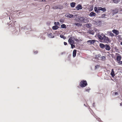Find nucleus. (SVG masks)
<instances>
[{
  "instance_id": "1",
  "label": "nucleus",
  "mask_w": 122,
  "mask_h": 122,
  "mask_svg": "<svg viewBox=\"0 0 122 122\" xmlns=\"http://www.w3.org/2000/svg\"><path fill=\"white\" fill-rule=\"evenodd\" d=\"M78 20L84 23H87L88 21L87 18L86 16L79 17L78 18Z\"/></svg>"
},
{
  "instance_id": "2",
  "label": "nucleus",
  "mask_w": 122,
  "mask_h": 122,
  "mask_svg": "<svg viewBox=\"0 0 122 122\" xmlns=\"http://www.w3.org/2000/svg\"><path fill=\"white\" fill-rule=\"evenodd\" d=\"M80 85L82 87H84L87 85V82L86 80H83L80 82Z\"/></svg>"
},
{
  "instance_id": "3",
  "label": "nucleus",
  "mask_w": 122,
  "mask_h": 122,
  "mask_svg": "<svg viewBox=\"0 0 122 122\" xmlns=\"http://www.w3.org/2000/svg\"><path fill=\"white\" fill-rule=\"evenodd\" d=\"M102 41L106 43H108V42H110V39L108 37L106 36L105 35Z\"/></svg>"
},
{
  "instance_id": "4",
  "label": "nucleus",
  "mask_w": 122,
  "mask_h": 122,
  "mask_svg": "<svg viewBox=\"0 0 122 122\" xmlns=\"http://www.w3.org/2000/svg\"><path fill=\"white\" fill-rule=\"evenodd\" d=\"M116 55L117 56L116 57V60L117 62L118 63V62L120 61L121 60V56L118 53H116Z\"/></svg>"
},
{
  "instance_id": "5",
  "label": "nucleus",
  "mask_w": 122,
  "mask_h": 122,
  "mask_svg": "<svg viewBox=\"0 0 122 122\" xmlns=\"http://www.w3.org/2000/svg\"><path fill=\"white\" fill-rule=\"evenodd\" d=\"M75 38L73 37H71L68 40V41L70 44H75L74 40Z\"/></svg>"
},
{
  "instance_id": "6",
  "label": "nucleus",
  "mask_w": 122,
  "mask_h": 122,
  "mask_svg": "<svg viewBox=\"0 0 122 122\" xmlns=\"http://www.w3.org/2000/svg\"><path fill=\"white\" fill-rule=\"evenodd\" d=\"M104 36L105 35L103 33H102L101 34H98L97 36L99 39L102 41L104 37Z\"/></svg>"
},
{
  "instance_id": "7",
  "label": "nucleus",
  "mask_w": 122,
  "mask_h": 122,
  "mask_svg": "<svg viewBox=\"0 0 122 122\" xmlns=\"http://www.w3.org/2000/svg\"><path fill=\"white\" fill-rule=\"evenodd\" d=\"M96 41L95 40H88L87 41V44L89 45L93 44Z\"/></svg>"
},
{
  "instance_id": "8",
  "label": "nucleus",
  "mask_w": 122,
  "mask_h": 122,
  "mask_svg": "<svg viewBox=\"0 0 122 122\" xmlns=\"http://www.w3.org/2000/svg\"><path fill=\"white\" fill-rule=\"evenodd\" d=\"M105 49L107 51H109L111 49V47L108 44H106L105 45Z\"/></svg>"
},
{
  "instance_id": "9",
  "label": "nucleus",
  "mask_w": 122,
  "mask_h": 122,
  "mask_svg": "<svg viewBox=\"0 0 122 122\" xmlns=\"http://www.w3.org/2000/svg\"><path fill=\"white\" fill-rule=\"evenodd\" d=\"M65 16L67 17L70 18H72L73 16V15L72 14H71L69 13H67L65 15Z\"/></svg>"
},
{
  "instance_id": "10",
  "label": "nucleus",
  "mask_w": 122,
  "mask_h": 122,
  "mask_svg": "<svg viewBox=\"0 0 122 122\" xmlns=\"http://www.w3.org/2000/svg\"><path fill=\"white\" fill-rule=\"evenodd\" d=\"M118 10L117 9H116L112 11L113 15L117 13L118 12Z\"/></svg>"
},
{
  "instance_id": "11",
  "label": "nucleus",
  "mask_w": 122,
  "mask_h": 122,
  "mask_svg": "<svg viewBox=\"0 0 122 122\" xmlns=\"http://www.w3.org/2000/svg\"><path fill=\"white\" fill-rule=\"evenodd\" d=\"M113 33H115L116 35H118L119 34V31L118 30H114L112 31Z\"/></svg>"
},
{
  "instance_id": "12",
  "label": "nucleus",
  "mask_w": 122,
  "mask_h": 122,
  "mask_svg": "<svg viewBox=\"0 0 122 122\" xmlns=\"http://www.w3.org/2000/svg\"><path fill=\"white\" fill-rule=\"evenodd\" d=\"M76 8L78 10L81 9H82V7L80 4H79L76 7Z\"/></svg>"
},
{
  "instance_id": "13",
  "label": "nucleus",
  "mask_w": 122,
  "mask_h": 122,
  "mask_svg": "<svg viewBox=\"0 0 122 122\" xmlns=\"http://www.w3.org/2000/svg\"><path fill=\"white\" fill-rule=\"evenodd\" d=\"M96 14L93 12H91L89 14V16L91 17L95 16Z\"/></svg>"
},
{
  "instance_id": "14",
  "label": "nucleus",
  "mask_w": 122,
  "mask_h": 122,
  "mask_svg": "<svg viewBox=\"0 0 122 122\" xmlns=\"http://www.w3.org/2000/svg\"><path fill=\"white\" fill-rule=\"evenodd\" d=\"M48 36L50 38H53L54 37V36H53L52 33H49L47 34Z\"/></svg>"
},
{
  "instance_id": "15",
  "label": "nucleus",
  "mask_w": 122,
  "mask_h": 122,
  "mask_svg": "<svg viewBox=\"0 0 122 122\" xmlns=\"http://www.w3.org/2000/svg\"><path fill=\"white\" fill-rule=\"evenodd\" d=\"M111 75L112 77H114L115 76V74L114 71L113 69H112V72L111 73Z\"/></svg>"
},
{
  "instance_id": "16",
  "label": "nucleus",
  "mask_w": 122,
  "mask_h": 122,
  "mask_svg": "<svg viewBox=\"0 0 122 122\" xmlns=\"http://www.w3.org/2000/svg\"><path fill=\"white\" fill-rule=\"evenodd\" d=\"M76 50H74L73 52V57H75L76 55Z\"/></svg>"
},
{
  "instance_id": "17",
  "label": "nucleus",
  "mask_w": 122,
  "mask_h": 122,
  "mask_svg": "<svg viewBox=\"0 0 122 122\" xmlns=\"http://www.w3.org/2000/svg\"><path fill=\"white\" fill-rule=\"evenodd\" d=\"M100 46L101 48L103 49L105 48V45L102 43H100Z\"/></svg>"
},
{
  "instance_id": "18",
  "label": "nucleus",
  "mask_w": 122,
  "mask_h": 122,
  "mask_svg": "<svg viewBox=\"0 0 122 122\" xmlns=\"http://www.w3.org/2000/svg\"><path fill=\"white\" fill-rule=\"evenodd\" d=\"M58 26L57 25L54 26L52 27V28L53 30H56L58 28Z\"/></svg>"
},
{
  "instance_id": "19",
  "label": "nucleus",
  "mask_w": 122,
  "mask_h": 122,
  "mask_svg": "<svg viewBox=\"0 0 122 122\" xmlns=\"http://www.w3.org/2000/svg\"><path fill=\"white\" fill-rule=\"evenodd\" d=\"M76 3L75 2H72L70 4L71 6L72 7H74L75 6Z\"/></svg>"
},
{
  "instance_id": "20",
  "label": "nucleus",
  "mask_w": 122,
  "mask_h": 122,
  "mask_svg": "<svg viewBox=\"0 0 122 122\" xmlns=\"http://www.w3.org/2000/svg\"><path fill=\"white\" fill-rule=\"evenodd\" d=\"M101 56V55L100 54H98L96 55L95 56V58L96 59H98Z\"/></svg>"
},
{
  "instance_id": "21",
  "label": "nucleus",
  "mask_w": 122,
  "mask_h": 122,
  "mask_svg": "<svg viewBox=\"0 0 122 122\" xmlns=\"http://www.w3.org/2000/svg\"><path fill=\"white\" fill-rule=\"evenodd\" d=\"M101 60L102 61H105L106 60V57L105 56H103L101 57Z\"/></svg>"
},
{
  "instance_id": "22",
  "label": "nucleus",
  "mask_w": 122,
  "mask_h": 122,
  "mask_svg": "<svg viewBox=\"0 0 122 122\" xmlns=\"http://www.w3.org/2000/svg\"><path fill=\"white\" fill-rule=\"evenodd\" d=\"M61 27L62 28H66V25L64 24L61 25Z\"/></svg>"
},
{
  "instance_id": "23",
  "label": "nucleus",
  "mask_w": 122,
  "mask_h": 122,
  "mask_svg": "<svg viewBox=\"0 0 122 122\" xmlns=\"http://www.w3.org/2000/svg\"><path fill=\"white\" fill-rule=\"evenodd\" d=\"M74 25L78 26H80L81 25L80 23H75L74 24Z\"/></svg>"
},
{
  "instance_id": "24",
  "label": "nucleus",
  "mask_w": 122,
  "mask_h": 122,
  "mask_svg": "<svg viewBox=\"0 0 122 122\" xmlns=\"http://www.w3.org/2000/svg\"><path fill=\"white\" fill-rule=\"evenodd\" d=\"M106 15L105 14H103L101 16H100V18H104L105 16Z\"/></svg>"
},
{
  "instance_id": "25",
  "label": "nucleus",
  "mask_w": 122,
  "mask_h": 122,
  "mask_svg": "<svg viewBox=\"0 0 122 122\" xmlns=\"http://www.w3.org/2000/svg\"><path fill=\"white\" fill-rule=\"evenodd\" d=\"M60 36L61 38H63L64 39H66V37L63 35H61Z\"/></svg>"
},
{
  "instance_id": "26",
  "label": "nucleus",
  "mask_w": 122,
  "mask_h": 122,
  "mask_svg": "<svg viewBox=\"0 0 122 122\" xmlns=\"http://www.w3.org/2000/svg\"><path fill=\"white\" fill-rule=\"evenodd\" d=\"M101 10L103 12H105L106 11V10L105 8L102 7Z\"/></svg>"
},
{
  "instance_id": "27",
  "label": "nucleus",
  "mask_w": 122,
  "mask_h": 122,
  "mask_svg": "<svg viewBox=\"0 0 122 122\" xmlns=\"http://www.w3.org/2000/svg\"><path fill=\"white\" fill-rule=\"evenodd\" d=\"M120 0H113V2L115 3H117L120 1Z\"/></svg>"
},
{
  "instance_id": "28",
  "label": "nucleus",
  "mask_w": 122,
  "mask_h": 122,
  "mask_svg": "<svg viewBox=\"0 0 122 122\" xmlns=\"http://www.w3.org/2000/svg\"><path fill=\"white\" fill-rule=\"evenodd\" d=\"M74 44H70L71 46V47L72 48H73L75 47V45H74Z\"/></svg>"
},
{
  "instance_id": "29",
  "label": "nucleus",
  "mask_w": 122,
  "mask_h": 122,
  "mask_svg": "<svg viewBox=\"0 0 122 122\" xmlns=\"http://www.w3.org/2000/svg\"><path fill=\"white\" fill-rule=\"evenodd\" d=\"M94 10H95V11L97 12L98 13V8L96 7H95L94 8Z\"/></svg>"
},
{
  "instance_id": "30",
  "label": "nucleus",
  "mask_w": 122,
  "mask_h": 122,
  "mask_svg": "<svg viewBox=\"0 0 122 122\" xmlns=\"http://www.w3.org/2000/svg\"><path fill=\"white\" fill-rule=\"evenodd\" d=\"M89 33L90 34L93 35L94 34V32L93 31H89Z\"/></svg>"
},
{
  "instance_id": "31",
  "label": "nucleus",
  "mask_w": 122,
  "mask_h": 122,
  "mask_svg": "<svg viewBox=\"0 0 122 122\" xmlns=\"http://www.w3.org/2000/svg\"><path fill=\"white\" fill-rule=\"evenodd\" d=\"M110 35L112 36H114V35L112 32H111L110 34Z\"/></svg>"
},
{
  "instance_id": "32",
  "label": "nucleus",
  "mask_w": 122,
  "mask_h": 122,
  "mask_svg": "<svg viewBox=\"0 0 122 122\" xmlns=\"http://www.w3.org/2000/svg\"><path fill=\"white\" fill-rule=\"evenodd\" d=\"M97 8H98V11L99 10H101L102 7H98Z\"/></svg>"
},
{
  "instance_id": "33",
  "label": "nucleus",
  "mask_w": 122,
  "mask_h": 122,
  "mask_svg": "<svg viewBox=\"0 0 122 122\" xmlns=\"http://www.w3.org/2000/svg\"><path fill=\"white\" fill-rule=\"evenodd\" d=\"M89 90L90 88H88L87 89H86V92H89Z\"/></svg>"
},
{
  "instance_id": "34",
  "label": "nucleus",
  "mask_w": 122,
  "mask_h": 122,
  "mask_svg": "<svg viewBox=\"0 0 122 122\" xmlns=\"http://www.w3.org/2000/svg\"><path fill=\"white\" fill-rule=\"evenodd\" d=\"M75 40L77 42H79V40L78 39H75Z\"/></svg>"
},
{
  "instance_id": "35",
  "label": "nucleus",
  "mask_w": 122,
  "mask_h": 122,
  "mask_svg": "<svg viewBox=\"0 0 122 122\" xmlns=\"http://www.w3.org/2000/svg\"><path fill=\"white\" fill-rule=\"evenodd\" d=\"M60 21L61 22H62V23L63 22V21L61 19L60 20Z\"/></svg>"
},
{
  "instance_id": "36",
  "label": "nucleus",
  "mask_w": 122,
  "mask_h": 122,
  "mask_svg": "<svg viewBox=\"0 0 122 122\" xmlns=\"http://www.w3.org/2000/svg\"><path fill=\"white\" fill-rule=\"evenodd\" d=\"M99 66V65H97L95 67V69H97V68L98 66Z\"/></svg>"
},
{
  "instance_id": "37",
  "label": "nucleus",
  "mask_w": 122,
  "mask_h": 122,
  "mask_svg": "<svg viewBox=\"0 0 122 122\" xmlns=\"http://www.w3.org/2000/svg\"><path fill=\"white\" fill-rule=\"evenodd\" d=\"M118 63L120 64H122V61H120L119 62H118Z\"/></svg>"
},
{
  "instance_id": "38",
  "label": "nucleus",
  "mask_w": 122,
  "mask_h": 122,
  "mask_svg": "<svg viewBox=\"0 0 122 122\" xmlns=\"http://www.w3.org/2000/svg\"><path fill=\"white\" fill-rule=\"evenodd\" d=\"M114 93L115 95H117L118 94V93L117 92H115Z\"/></svg>"
},
{
  "instance_id": "39",
  "label": "nucleus",
  "mask_w": 122,
  "mask_h": 122,
  "mask_svg": "<svg viewBox=\"0 0 122 122\" xmlns=\"http://www.w3.org/2000/svg\"><path fill=\"white\" fill-rule=\"evenodd\" d=\"M64 45H67V43L65 42H64Z\"/></svg>"
},
{
  "instance_id": "40",
  "label": "nucleus",
  "mask_w": 122,
  "mask_h": 122,
  "mask_svg": "<svg viewBox=\"0 0 122 122\" xmlns=\"http://www.w3.org/2000/svg\"><path fill=\"white\" fill-rule=\"evenodd\" d=\"M37 51L34 52V53L35 54H37Z\"/></svg>"
},
{
  "instance_id": "41",
  "label": "nucleus",
  "mask_w": 122,
  "mask_h": 122,
  "mask_svg": "<svg viewBox=\"0 0 122 122\" xmlns=\"http://www.w3.org/2000/svg\"><path fill=\"white\" fill-rule=\"evenodd\" d=\"M56 23H57L56 24H57V25H59L60 24V23L59 22H56Z\"/></svg>"
},
{
  "instance_id": "42",
  "label": "nucleus",
  "mask_w": 122,
  "mask_h": 122,
  "mask_svg": "<svg viewBox=\"0 0 122 122\" xmlns=\"http://www.w3.org/2000/svg\"><path fill=\"white\" fill-rule=\"evenodd\" d=\"M120 106H122V102L121 103H120Z\"/></svg>"
},
{
  "instance_id": "43",
  "label": "nucleus",
  "mask_w": 122,
  "mask_h": 122,
  "mask_svg": "<svg viewBox=\"0 0 122 122\" xmlns=\"http://www.w3.org/2000/svg\"><path fill=\"white\" fill-rule=\"evenodd\" d=\"M97 119V120H98V121H99L100 120V118H98V119Z\"/></svg>"
},
{
  "instance_id": "44",
  "label": "nucleus",
  "mask_w": 122,
  "mask_h": 122,
  "mask_svg": "<svg viewBox=\"0 0 122 122\" xmlns=\"http://www.w3.org/2000/svg\"><path fill=\"white\" fill-rule=\"evenodd\" d=\"M97 22H95V24H97Z\"/></svg>"
},
{
  "instance_id": "45",
  "label": "nucleus",
  "mask_w": 122,
  "mask_h": 122,
  "mask_svg": "<svg viewBox=\"0 0 122 122\" xmlns=\"http://www.w3.org/2000/svg\"><path fill=\"white\" fill-rule=\"evenodd\" d=\"M58 8V7H57V6H56V8H55V9H57V8Z\"/></svg>"
},
{
  "instance_id": "46",
  "label": "nucleus",
  "mask_w": 122,
  "mask_h": 122,
  "mask_svg": "<svg viewBox=\"0 0 122 122\" xmlns=\"http://www.w3.org/2000/svg\"><path fill=\"white\" fill-rule=\"evenodd\" d=\"M54 24H55V25H56V24H57L56 22H55L54 23Z\"/></svg>"
},
{
  "instance_id": "47",
  "label": "nucleus",
  "mask_w": 122,
  "mask_h": 122,
  "mask_svg": "<svg viewBox=\"0 0 122 122\" xmlns=\"http://www.w3.org/2000/svg\"><path fill=\"white\" fill-rule=\"evenodd\" d=\"M120 44L121 45H122V41L121 42Z\"/></svg>"
},
{
  "instance_id": "48",
  "label": "nucleus",
  "mask_w": 122,
  "mask_h": 122,
  "mask_svg": "<svg viewBox=\"0 0 122 122\" xmlns=\"http://www.w3.org/2000/svg\"><path fill=\"white\" fill-rule=\"evenodd\" d=\"M95 104V103H93V106H94V105Z\"/></svg>"
},
{
  "instance_id": "49",
  "label": "nucleus",
  "mask_w": 122,
  "mask_h": 122,
  "mask_svg": "<svg viewBox=\"0 0 122 122\" xmlns=\"http://www.w3.org/2000/svg\"><path fill=\"white\" fill-rule=\"evenodd\" d=\"M46 0H42V1H45Z\"/></svg>"
}]
</instances>
